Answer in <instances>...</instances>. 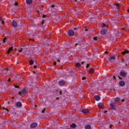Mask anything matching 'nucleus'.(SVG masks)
<instances>
[{
    "label": "nucleus",
    "instance_id": "obj_1",
    "mask_svg": "<svg viewBox=\"0 0 129 129\" xmlns=\"http://www.w3.org/2000/svg\"><path fill=\"white\" fill-rule=\"evenodd\" d=\"M28 92L27 91V90L26 89H23L21 91L18 93V94L19 95H23V94H26V93H27Z\"/></svg>",
    "mask_w": 129,
    "mask_h": 129
},
{
    "label": "nucleus",
    "instance_id": "obj_2",
    "mask_svg": "<svg viewBox=\"0 0 129 129\" xmlns=\"http://www.w3.org/2000/svg\"><path fill=\"white\" fill-rule=\"evenodd\" d=\"M68 34L71 37H73V36H74V31L70 30L68 32Z\"/></svg>",
    "mask_w": 129,
    "mask_h": 129
},
{
    "label": "nucleus",
    "instance_id": "obj_3",
    "mask_svg": "<svg viewBox=\"0 0 129 129\" xmlns=\"http://www.w3.org/2000/svg\"><path fill=\"white\" fill-rule=\"evenodd\" d=\"M37 125H38V123H37L36 122H34L30 125V127H31L32 128H34L36 127Z\"/></svg>",
    "mask_w": 129,
    "mask_h": 129
},
{
    "label": "nucleus",
    "instance_id": "obj_4",
    "mask_svg": "<svg viewBox=\"0 0 129 129\" xmlns=\"http://www.w3.org/2000/svg\"><path fill=\"white\" fill-rule=\"evenodd\" d=\"M58 84L59 85H60V86H63V85H65V81H64L63 80L59 81V82H58Z\"/></svg>",
    "mask_w": 129,
    "mask_h": 129
},
{
    "label": "nucleus",
    "instance_id": "obj_5",
    "mask_svg": "<svg viewBox=\"0 0 129 129\" xmlns=\"http://www.w3.org/2000/svg\"><path fill=\"white\" fill-rule=\"evenodd\" d=\"M98 106L99 108H100L101 109H102L104 107V105L102 103H99L98 104Z\"/></svg>",
    "mask_w": 129,
    "mask_h": 129
},
{
    "label": "nucleus",
    "instance_id": "obj_6",
    "mask_svg": "<svg viewBox=\"0 0 129 129\" xmlns=\"http://www.w3.org/2000/svg\"><path fill=\"white\" fill-rule=\"evenodd\" d=\"M110 106L111 109H115V105L114 104V103H111V104H110Z\"/></svg>",
    "mask_w": 129,
    "mask_h": 129
},
{
    "label": "nucleus",
    "instance_id": "obj_7",
    "mask_svg": "<svg viewBox=\"0 0 129 129\" xmlns=\"http://www.w3.org/2000/svg\"><path fill=\"white\" fill-rule=\"evenodd\" d=\"M83 113H88L89 112V110L88 109H84L82 110Z\"/></svg>",
    "mask_w": 129,
    "mask_h": 129
},
{
    "label": "nucleus",
    "instance_id": "obj_8",
    "mask_svg": "<svg viewBox=\"0 0 129 129\" xmlns=\"http://www.w3.org/2000/svg\"><path fill=\"white\" fill-rule=\"evenodd\" d=\"M120 75L122 77H125L126 76V73L122 71L120 73Z\"/></svg>",
    "mask_w": 129,
    "mask_h": 129
},
{
    "label": "nucleus",
    "instance_id": "obj_9",
    "mask_svg": "<svg viewBox=\"0 0 129 129\" xmlns=\"http://www.w3.org/2000/svg\"><path fill=\"white\" fill-rule=\"evenodd\" d=\"M119 85L120 86H124V85H125V83L123 81H121L119 82Z\"/></svg>",
    "mask_w": 129,
    "mask_h": 129
},
{
    "label": "nucleus",
    "instance_id": "obj_10",
    "mask_svg": "<svg viewBox=\"0 0 129 129\" xmlns=\"http://www.w3.org/2000/svg\"><path fill=\"white\" fill-rule=\"evenodd\" d=\"M16 106L17 107H22V103L21 102H18L16 103Z\"/></svg>",
    "mask_w": 129,
    "mask_h": 129
},
{
    "label": "nucleus",
    "instance_id": "obj_11",
    "mask_svg": "<svg viewBox=\"0 0 129 129\" xmlns=\"http://www.w3.org/2000/svg\"><path fill=\"white\" fill-rule=\"evenodd\" d=\"M12 25L13 27H17V26H18V23L16 21H13Z\"/></svg>",
    "mask_w": 129,
    "mask_h": 129
},
{
    "label": "nucleus",
    "instance_id": "obj_12",
    "mask_svg": "<svg viewBox=\"0 0 129 129\" xmlns=\"http://www.w3.org/2000/svg\"><path fill=\"white\" fill-rule=\"evenodd\" d=\"M94 98L95 100H96L97 101L100 100V97H99V96H97V95L95 96Z\"/></svg>",
    "mask_w": 129,
    "mask_h": 129
},
{
    "label": "nucleus",
    "instance_id": "obj_13",
    "mask_svg": "<svg viewBox=\"0 0 129 129\" xmlns=\"http://www.w3.org/2000/svg\"><path fill=\"white\" fill-rule=\"evenodd\" d=\"M100 33L102 35H105V34L106 33V30H105V29H103L101 30Z\"/></svg>",
    "mask_w": 129,
    "mask_h": 129
},
{
    "label": "nucleus",
    "instance_id": "obj_14",
    "mask_svg": "<svg viewBox=\"0 0 129 129\" xmlns=\"http://www.w3.org/2000/svg\"><path fill=\"white\" fill-rule=\"evenodd\" d=\"M115 59V56L114 55L110 56L109 58V61H112V60H114Z\"/></svg>",
    "mask_w": 129,
    "mask_h": 129
},
{
    "label": "nucleus",
    "instance_id": "obj_15",
    "mask_svg": "<svg viewBox=\"0 0 129 129\" xmlns=\"http://www.w3.org/2000/svg\"><path fill=\"white\" fill-rule=\"evenodd\" d=\"M86 129H91V126L89 124H87L85 126Z\"/></svg>",
    "mask_w": 129,
    "mask_h": 129
},
{
    "label": "nucleus",
    "instance_id": "obj_16",
    "mask_svg": "<svg viewBox=\"0 0 129 129\" xmlns=\"http://www.w3.org/2000/svg\"><path fill=\"white\" fill-rule=\"evenodd\" d=\"M26 4L27 5H31L32 4V0H26Z\"/></svg>",
    "mask_w": 129,
    "mask_h": 129
},
{
    "label": "nucleus",
    "instance_id": "obj_17",
    "mask_svg": "<svg viewBox=\"0 0 129 129\" xmlns=\"http://www.w3.org/2000/svg\"><path fill=\"white\" fill-rule=\"evenodd\" d=\"M70 127L72 128H74L76 127V124H75V123H73V124L70 125Z\"/></svg>",
    "mask_w": 129,
    "mask_h": 129
},
{
    "label": "nucleus",
    "instance_id": "obj_18",
    "mask_svg": "<svg viewBox=\"0 0 129 129\" xmlns=\"http://www.w3.org/2000/svg\"><path fill=\"white\" fill-rule=\"evenodd\" d=\"M11 51H13V47H10L8 51V54H10V53H11Z\"/></svg>",
    "mask_w": 129,
    "mask_h": 129
},
{
    "label": "nucleus",
    "instance_id": "obj_19",
    "mask_svg": "<svg viewBox=\"0 0 129 129\" xmlns=\"http://www.w3.org/2000/svg\"><path fill=\"white\" fill-rule=\"evenodd\" d=\"M51 8L52 9H54V10H57V9H58L57 6H55V5H52Z\"/></svg>",
    "mask_w": 129,
    "mask_h": 129
},
{
    "label": "nucleus",
    "instance_id": "obj_20",
    "mask_svg": "<svg viewBox=\"0 0 129 129\" xmlns=\"http://www.w3.org/2000/svg\"><path fill=\"white\" fill-rule=\"evenodd\" d=\"M128 50H125L122 52L123 55H125V54H128Z\"/></svg>",
    "mask_w": 129,
    "mask_h": 129
},
{
    "label": "nucleus",
    "instance_id": "obj_21",
    "mask_svg": "<svg viewBox=\"0 0 129 129\" xmlns=\"http://www.w3.org/2000/svg\"><path fill=\"white\" fill-rule=\"evenodd\" d=\"M93 72H94V70H93V69H91L90 70L89 73H90L91 74H92Z\"/></svg>",
    "mask_w": 129,
    "mask_h": 129
},
{
    "label": "nucleus",
    "instance_id": "obj_22",
    "mask_svg": "<svg viewBox=\"0 0 129 129\" xmlns=\"http://www.w3.org/2000/svg\"><path fill=\"white\" fill-rule=\"evenodd\" d=\"M76 67H80V66H81V64L80 63H77L76 64Z\"/></svg>",
    "mask_w": 129,
    "mask_h": 129
},
{
    "label": "nucleus",
    "instance_id": "obj_23",
    "mask_svg": "<svg viewBox=\"0 0 129 129\" xmlns=\"http://www.w3.org/2000/svg\"><path fill=\"white\" fill-rule=\"evenodd\" d=\"M29 63L30 65H33V64H34V61H33V60H31L29 61Z\"/></svg>",
    "mask_w": 129,
    "mask_h": 129
},
{
    "label": "nucleus",
    "instance_id": "obj_24",
    "mask_svg": "<svg viewBox=\"0 0 129 129\" xmlns=\"http://www.w3.org/2000/svg\"><path fill=\"white\" fill-rule=\"evenodd\" d=\"M115 101L116 102H117L119 101V98H115Z\"/></svg>",
    "mask_w": 129,
    "mask_h": 129
},
{
    "label": "nucleus",
    "instance_id": "obj_25",
    "mask_svg": "<svg viewBox=\"0 0 129 129\" xmlns=\"http://www.w3.org/2000/svg\"><path fill=\"white\" fill-rule=\"evenodd\" d=\"M7 40V38H4V40H3V42L4 43H6V40Z\"/></svg>",
    "mask_w": 129,
    "mask_h": 129
},
{
    "label": "nucleus",
    "instance_id": "obj_26",
    "mask_svg": "<svg viewBox=\"0 0 129 129\" xmlns=\"http://www.w3.org/2000/svg\"><path fill=\"white\" fill-rule=\"evenodd\" d=\"M102 27H106V24H104V23H103L102 24Z\"/></svg>",
    "mask_w": 129,
    "mask_h": 129
},
{
    "label": "nucleus",
    "instance_id": "obj_27",
    "mask_svg": "<svg viewBox=\"0 0 129 129\" xmlns=\"http://www.w3.org/2000/svg\"><path fill=\"white\" fill-rule=\"evenodd\" d=\"M115 6L117 7V8L119 7V4H115Z\"/></svg>",
    "mask_w": 129,
    "mask_h": 129
},
{
    "label": "nucleus",
    "instance_id": "obj_28",
    "mask_svg": "<svg viewBox=\"0 0 129 129\" xmlns=\"http://www.w3.org/2000/svg\"><path fill=\"white\" fill-rule=\"evenodd\" d=\"M90 66V64H87V66H86V68H88Z\"/></svg>",
    "mask_w": 129,
    "mask_h": 129
},
{
    "label": "nucleus",
    "instance_id": "obj_29",
    "mask_svg": "<svg viewBox=\"0 0 129 129\" xmlns=\"http://www.w3.org/2000/svg\"><path fill=\"white\" fill-rule=\"evenodd\" d=\"M85 79H86V78H85V77H83L82 78V80H85Z\"/></svg>",
    "mask_w": 129,
    "mask_h": 129
},
{
    "label": "nucleus",
    "instance_id": "obj_30",
    "mask_svg": "<svg viewBox=\"0 0 129 129\" xmlns=\"http://www.w3.org/2000/svg\"><path fill=\"white\" fill-rule=\"evenodd\" d=\"M15 87L16 88H19V86H16V85H15Z\"/></svg>",
    "mask_w": 129,
    "mask_h": 129
},
{
    "label": "nucleus",
    "instance_id": "obj_31",
    "mask_svg": "<svg viewBox=\"0 0 129 129\" xmlns=\"http://www.w3.org/2000/svg\"><path fill=\"white\" fill-rule=\"evenodd\" d=\"M94 41H96V40H97V38H96V37H94Z\"/></svg>",
    "mask_w": 129,
    "mask_h": 129
},
{
    "label": "nucleus",
    "instance_id": "obj_32",
    "mask_svg": "<svg viewBox=\"0 0 129 129\" xmlns=\"http://www.w3.org/2000/svg\"><path fill=\"white\" fill-rule=\"evenodd\" d=\"M44 112H45V109H44L42 110V113H44Z\"/></svg>",
    "mask_w": 129,
    "mask_h": 129
},
{
    "label": "nucleus",
    "instance_id": "obj_33",
    "mask_svg": "<svg viewBox=\"0 0 129 129\" xmlns=\"http://www.w3.org/2000/svg\"><path fill=\"white\" fill-rule=\"evenodd\" d=\"M56 64H57V63L56 62V61L54 62V65H56Z\"/></svg>",
    "mask_w": 129,
    "mask_h": 129
},
{
    "label": "nucleus",
    "instance_id": "obj_34",
    "mask_svg": "<svg viewBox=\"0 0 129 129\" xmlns=\"http://www.w3.org/2000/svg\"><path fill=\"white\" fill-rule=\"evenodd\" d=\"M34 68H35V69H36V68H37V66H34Z\"/></svg>",
    "mask_w": 129,
    "mask_h": 129
},
{
    "label": "nucleus",
    "instance_id": "obj_35",
    "mask_svg": "<svg viewBox=\"0 0 129 129\" xmlns=\"http://www.w3.org/2000/svg\"><path fill=\"white\" fill-rule=\"evenodd\" d=\"M75 3H77V0H75V3H74V4H75Z\"/></svg>",
    "mask_w": 129,
    "mask_h": 129
},
{
    "label": "nucleus",
    "instance_id": "obj_36",
    "mask_svg": "<svg viewBox=\"0 0 129 129\" xmlns=\"http://www.w3.org/2000/svg\"><path fill=\"white\" fill-rule=\"evenodd\" d=\"M59 94H62V91L59 92Z\"/></svg>",
    "mask_w": 129,
    "mask_h": 129
},
{
    "label": "nucleus",
    "instance_id": "obj_37",
    "mask_svg": "<svg viewBox=\"0 0 129 129\" xmlns=\"http://www.w3.org/2000/svg\"><path fill=\"white\" fill-rule=\"evenodd\" d=\"M46 17V16H45V15H43V18H45Z\"/></svg>",
    "mask_w": 129,
    "mask_h": 129
},
{
    "label": "nucleus",
    "instance_id": "obj_38",
    "mask_svg": "<svg viewBox=\"0 0 129 129\" xmlns=\"http://www.w3.org/2000/svg\"><path fill=\"white\" fill-rule=\"evenodd\" d=\"M21 52H22V50H19V52L21 53Z\"/></svg>",
    "mask_w": 129,
    "mask_h": 129
},
{
    "label": "nucleus",
    "instance_id": "obj_39",
    "mask_svg": "<svg viewBox=\"0 0 129 129\" xmlns=\"http://www.w3.org/2000/svg\"><path fill=\"white\" fill-rule=\"evenodd\" d=\"M15 5H16V6H18V3H15Z\"/></svg>",
    "mask_w": 129,
    "mask_h": 129
},
{
    "label": "nucleus",
    "instance_id": "obj_40",
    "mask_svg": "<svg viewBox=\"0 0 129 129\" xmlns=\"http://www.w3.org/2000/svg\"><path fill=\"white\" fill-rule=\"evenodd\" d=\"M8 81L9 82L11 81V79H8Z\"/></svg>",
    "mask_w": 129,
    "mask_h": 129
},
{
    "label": "nucleus",
    "instance_id": "obj_41",
    "mask_svg": "<svg viewBox=\"0 0 129 129\" xmlns=\"http://www.w3.org/2000/svg\"><path fill=\"white\" fill-rule=\"evenodd\" d=\"M43 24H44V21H42V25H43Z\"/></svg>",
    "mask_w": 129,
    "mask_h": 129
},
{
    "label": "nucleus",
    "instance_id": "obj_42",
    "mask_svg": "<svg viewBox=\"0 0 129 129\" xmlns=\"http://www.w3.org/2000/svg\"><path fill=\"white\" fill-rule=\"evenodd\" d=\"M57 62H60V60L59 59H57Z\"/></svg>",
    "mask_w": 129,
    "mask_h": 129
},
{
    "label": "nucleus",
    "instance_id": "obj_43",
    "mask_svg": "<svg viewBox=\"0 0 129 129\" xmlns=\"http://www.w3.org/2000/svg\"><path fill=\"white\" fill-rule=\"evenodd\" d=\"M81 63L82 64H83L84 63V61H82Z\"/></svg>",
    "mask_w": 129,
    "mask_h": 129
},
{
    "label": "nucleus",
    "instance_id": "obj_44",
    "mask_svg": "<svg viewBox=\"0 0 129 129\" xmlns=\"http://www.w3.org/2000/svg\"><path fill=\"white\" fill-rule=\"evenodd\" d=\"M113 78H114V79H115V77L113 76Z\"/></svg>",
    "mask_w": 129,
    "mask_h": 129
},
{
    "label": "nucleus",
    "instance_id": "obj_45",
    "mask_svg": "<svg viewBox=\"0 0 129 129\" xmlns=\"http://www.w3.org/2000/svg\"><path fill=\"white\" fill-rule=\"evenodd\" d=\"M105 53L106 54H107V51H105Z\"/></svg>",
    "mask_w": 129,
    "mask_h": 129
},
{
    "label": "nucleus",
    "instance_id": "obj_46",
    "mask_svg": "<svg viewBox=\"0 0 129 129\" xmlns=\"http://www.w3.org/2000/svg\"><path fill=\"white\" fill-rule=\"evenodd\" d=\"M127 12H128V13H129V9H128V10H127Z\"/></svg>",
    "mask_w": 129,
    "mask_h": 129
},
{
    "label": "nucleus",
    "instance_id": "obj_47",
    "mask_svg": "<svg viewBox=\"0 0 129 129\" xmlns=\"http://www.w3.org/2000/svg\"><path fill=\"white\" fill-rule=\"evenodd\" d=\"M7 112H9V110H7Z\"/></svg>",
    "mask_w": 129,
    "mask_h": 129
},
{
    "label": "nucleus",
    "instance_id": "obj_48",
    "mask_svg": "<svg viewBox=\"0 0 129 129\" xmlns=\"http://www.w3.org/2000/svg\"><path fill=\"white\" fill-rule=\"evenodd\" d=\"M122 102L124 101V100H122Z\"/></svg>",
    "mask_w": 129,
    "mask_h": 129
},
{
    "label": "nucleus",
    "instance_id": "obj_49",
    "mask_svg": "<svg viewBox=\"0 0 129 129\" xmlns=\"http://www.w3.org/2000/svg\"><path fill=\"white\" fill-rule=\"evenodd\" d=\"M110 128H111V125H110Z\"/></svg>",
    "mask_w": 129,
    "mask_h": 129
},
{
    "label": "nucleus",
    "instance_id": "obj_50",
    "mask_svg": "<svg viewBox=\"0 0 129 129\" xmlns=\"http://www.w3.org/2000/svg\"><path fill=\"white\" fill-rule=\"evenodd\" d=\"M2 23H3V24H5V23H4V22H3V21H2Z\"/></svg>",
    "mask_w": 129,
    "mask_h": 129
},
{
    "label": "nucleus",
    "instance_id": "obj_51",
    "mask_svg": "<svg viewBox=\"0 0 129 129\" xmlns=\"http://www.w3.org/2000/svg\"><path fill=\"white\" fill-rule=\"evenodd\" d=\"M77 45H78V44H76V46H77Z\"/></svg>",
    "mask_w": 129,
    "mask_h": 129
},
{
    "label": "nucleus",
    "instance_id": "obj_52",
    "mask_svg": "<svg viewBox=\"0 0 129 129\" xmlns=\"http://www.w3.org/2000/svg\"><path fill=\"white\" fill-rule=\"evenodd\" d=\"M8 70H9L7 69V71H8Z\"/></svg>",
    "mask_w": 129,
    "mask_h": 129
},
{
    "label": "nucleus",
    "instance_id": "obj_53",
    "mask_svg": "<svg viewBox=\"0 0 129 129\" xmlns=\"http://www.w3.org/2000/svg\"><path fill=\"white\" fill-rule=\"evenodd\" d=\"M2 19V17H0V20Z\"/></svg>",
    "mask_w": 129,
    "mask_h": 129
},
{
    "label": "nucleus",
    "instance_id": "obj_54",
    "mask_svg": "<svg viewBox=\"0 0 129 129\" xmlns=\"http://www.w3.org/2000/svg\"><path fill=\"white\" fill-rule=\"evenodd\" d=\"M107 112V111H105V113Z\"/></svg>",
    "mask_w": 129,
    "mask_h": 129
},
{
    "label": "nucleus",
    "instance_id": "obj_55",
    "mask_svg": "<svg viewBox=\"0 0 129 129\" xmlns=\"http://www.w3.org/2000/svg\"><path fill=\"white\" fill-rule=\"evenodd\" d=\"M85 31H87V29H86Z\"/></svg>",
    "mask_w": 129,
    "mask_h": 129
},
{
    "label": "nucleus",
    "instance_id": "obj_56",
    "mask_svg": "<svg viewBox=\"0 0 129 129\" xmlns=\"http://www.w3.org/2000/svg\"><path fill=\"white\" fill-rule=\"evenodd\" d=\"M77 28H75V30H76Z\"/></svg>",
    "mask_w": 129,
    "mask_h": 129
},
{
    "label": "nucleus",
    "instance_id": "obj_57",
    "mask_svg": "<svg viewBox=\"0 0 129 129\" xmlns=\"http://www.w3.org/2000/svg\"><path fill=\"white\" fill-rule=\"evenodd\" d=\"M119 78L120 79V77H119Z\"/></svg>",
    "mask_w": 129,
    "mask_h": 129
},
{
    "label": "nucleus",
    "instance_id": "obj_58",
    "mask_svg": "<svg viewBox=\"0 0 129 129\" xmlns=\"http://www.w3.org/2000/svg\"><path fill=\"white\" fill-rule=\"evenodd\" d=\"M0 45H1V44L0 43Z\"/></svg>",
    "mask_w": 129,
    "mask_h": 129
}]
</instances>
